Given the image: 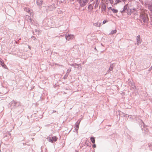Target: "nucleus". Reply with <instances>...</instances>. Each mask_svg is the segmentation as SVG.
I'll return each mask as SVG.
<instances>
[{
	"label": "nucleus",
	"mask_w": 152,
	"mask_h": 152,
	"mask_svg": "<svg viewBox=\"0 0 152 152\" xmlns=\"http://www.w3.org/2000/svg\"><path fill=\"white\" fill-rule=\"evenodd\" d=\"M152 68V66H151V67L149 69H150V70Z\"/></svg>",
	"instance_id": "40"
},
{
	"label": "nucleus",
	"mask_w": 152,
	"mask_h": 152,
	"mask_svg": "<svg viewBox=\"0 0 152 152\" xmlns=\"http://www.w3.org/2000/svg\"><path fill=\"white\" fill-rule=\"evenodd\" d=\"M11 105L14 107H16L20 105V103L19 102H17L13 100L11 102Z\"/></svg>",
	"instance_id": "5"
},
{
	"label": "nucleus",
	"mask_w": 152,
	"mask_h": 152,
	"mask_svg": "<svg viewBox=\"0 0 152 152\" xmlns=\"http://www.w3.org/2000/svg\"><path fill=\"white\" fill-rule=\"evenodd\" d=\"M53 112H56V111H53Z\"/></svg>",
	"instance_id": "46"
},
{
	"label": "nucleus",
	"mask_w": 152,
	"mask_h": 152,
	"mask_svg": "<svg viewBox=\"0 0 152 152\" xmlns=\"http://www.w3.org/2000/svg\"><path fill=\"white\" fill-rule=\"evenodd\" d=\"M90 140L94 144L95 143V137H91L90 138Z\"/></svg>",
	"instance_id": "17"
},
{
	"label": "nucleus",
	"mask_w": 152,
	"mask_h": 152,
	"mask_svg": "<svg viewBox=\"0 0 152 152\" xmlns=\"http://www.w3.org/2000/svg\"><path fill=\"white\" fill-rule=\"evenodd\" d=\"M48 140V141L50 142H53L52 139L51 137H48L47 138Z\"/></svg>",
	"instance_id": "21"
},
{
	"label": "nucleus",
	"mask_w": 152,
	"mask_h": 152,
	"mask_svg": "<svg viewBox=\"0 0 152 152\" xmlns=\"http://www.w3.org/2000/svg\"><path fill=\"white\" fill-rule=\"evenodd\" d=\"M108 22V21L107 20H103V24H104L105 23H106L107 22Z\"/></svg>",
	"instance_id": "27"
},
{
	"label": "nucleus",
	"mask_w": 152,
	"mask_h": 152,
	"mask_svg": "<svg viewBox=\"0 0 152 152\" xmlns=\"http://www.w3.org/2000/svg\"><path fill=\"white\" fill-rule=\"evenodd\" d=\"M35 31L37 32H39V30L38 29H36L35 30Z\"/></svg>",
	"instance_id": "32"
},
{
	"label": "nucleus",
	"mask_w": 152,
	"mask_h": 152,
	"mask_svg": "<svg viewBox=\"0 0 152 152\" xmlns=\"http://www.w3.org/2000/svg\"><path fill=\"white\" fill-rule=\"evenodd\" d=\"M43 2V0H37V4L38 6H40L42 5Z\"/></svg>",
	"instance_id": "13"
},
{
	"label": "nucleus",
	"mask_w": 152,
	"mask_h": 152,
	"mask_svg": "<svg viewBox=\"0 0 152 152\" xmlns=\"http://www.w3.org/2000/svg\"><path fill=\"white\" fill-rule=\"evenodd\" d=\"M128 7L127 5H125L123 9L122 10H120V12H127L128 15H131V13L129 12V11H131V10L129 9H128Z\"/></svg>",
	"instance_id": "4"
},
{
	"label": "nucleus",
	"mask_w": 152,
	"mask_h": 152,
	"mask_svg": "<svg viewBox=\"0 0 152 152\" xmlns=\"http://www.w3.org/2000/svg\"><path fill=\"white\" fill-rule=\"evenodd\" d=\"M99 1H99V0H96L95 1H94V3L95 4L94 6L95 8L96 9L98 7L99 4Z\"/></svg>",
	"instance_id": "11"
},
{
	"label": "nucleus",
	"mask_w": 152,
	"mask_h": 152,
	"mask_svg": "<svg viewBox=\"0 0 152 152\" xmlns=\"http://www.w3.org/2000/svg\"><path fill=\"white\" fill-rule=\"evenodd\" d=\"M134 15H137V13H136H136H134Z\"/></svg>",
	"instance_id": "37"
},
{
	"label": "nucleus",
	"mask_w": 152,
	"mask_h": 152,
	"mask_svg": "<svg viewBox=\"0 0 152 152\" xmlns=\"http://www.w3.org/2000/svg\"><path fill=\"white\" fill-rule=\"evenodd\" d=\"M16 43H17V42L16 41Z\"/></svg>",
	"instance_id": "44"
},
{
	"label": "nucleus",
	"mask_w": 152,
	"mask_h": 152,
	"mask_svg": "<svg viewBox=\"0 0 152 152\" xmlns=\"http://www.w3.org/2000/svg\"><path fill=\"white\" fill-rule=\"evenodd\" d=\"M137 44V45H139L142 42V40L141 38L140 35H138L136 37Z\"/></svg>",
	"instance_id": "6"
},
{
	"label": "nucleus",
	"mask_w": 152,
	"mask_h": 152,
	"mask_svg": "<svg viewBox=\"0 0 152 152\" xmlns=\"http://www.w3.org/2000/svg\"><path fill=\"white\" fill-rule=\"evenodd\" d=\"M48 8L49 9L48 10L50 11L53 10L54 9L52 5H50L49 6H48Z\"/></svg>",
	"instance_id": "20"
},
{
	"label": "nucleus",
	"mask_w": 152,
	"mask_h": 152,
	"mask_svg": "<svg viewBox=\"0 0 152 152\" xmlns=\"http://www.w3.org/2000/svg\"><path fill=\"white\" fill-rule=\"evenodd\" d=\"M77 66H78L77 67H75V68H77L78 69H79V67H80V66H81V65L80 64V65H77Z\"/></svg>",
	"instance_id": "31"
},
{
	"label": "nucleus",
	"mask_w": 152,
	"mask_h": 152,
	"mask_svg": "<svg viewBox=\"0 0 152 152\" xmlns=\"http://www.w3.org/2000/svg\"><path fill=\"white\" fill-rule=\"evenodd\" d=\"M9 134L10 135L11 134L10 133H9Z\"/></svg>",
	"instance_id": "47"
},
{
	"label": "nucleus",
	"mask_w": 152,
	"mask_h": 152,
	"mask_svg": "<svg viewBox=\"0 0 152 152\" xmlns=\"http://www.w3.org/2000/svg\"><path fill=\"white\" fill-rule=\"evenodd\" d=\"M88 7L89 9H90L91 10L93 9V7L91 4L89 5L88 6Z\"/></svg>",
	"instance_id": "23"
},
{
	"label": "nucleus",
	"mask_w": 152,
	"mask_h": 152,
	"mask_svg": "<svg viewBox=\"0 0 152 152\" xmlns=\"http://www.w3.org/2000/svg\"><path fill=\"white\" fill-rule=\"evenodd\" d=\"M119 114L120 115H122L123 116L125 117L126 116V115L125 114L123 113V112H120L119 113Z\"/></svg>",
	"instance_id": "25"
},
{
	"label": "nucleus",
	"mask_w": 152,
	"mask_h": 152,
	"mask_svg": "<svg viewBox=\"0 0 152 152\" xmlns=\"http://www.w3.org/2000/svg\"><path fill=\"white\" fill-rule=\"evenodd\" d=\"M81 120H78L77 121L76 124H75V129L76 131H77L79 129V126Z\"/></svg>",
	"instance_id": "9"
},
{
	"label": "nucleus",
	"mask_w": 152,
	"mask_h": 152,
	"mask_svg": "<svg viewBox=\"0 0 152 152\" xmlns=\"http://www.w3.org/2000/svg\"><path fill=\"white\" fill-rule=\"evenodd\" d=\"M92 147H93V148H96V145L95 144H94L93 145H92Z\"/></svg>",
	"instance_id": "33"
},
{
	"label": "nucleus",
	"mask_w": 152,
	"mask_h": 152,
	"mask_svg": "<svg viewBox=\"0 0 152 152\" xmlns=\"http://www.w3.org/2000/svg\"><path fill=\"white\" fill-rule=\"evenodd\" d=\"M57 138H58L56 136L53 137H52V140H53V141H54V142L56 141L57 140Z\"/></svg>",
	"instance_id": "18"
},
{
	"label": "nucleus",
	"mask_w": 152,
	"mask_h": 152,
	"mask_svg": "<svg viewBox=\"0 0 152 152\" xmlns=\"http://www.w3.org/2000/svg\"><path fill=\"white\" fill-rule=\"evenodd\" d=\"M26 18L27 19L28 22L31 23V24L33 23L32 21H34V20L31 19L30 17L29 16H27L26 17Z\"/></svg>",
	"instance_id": "10"
},
{
	"label": "nucleus",
	"mask_w": 152,
	"mask_h": 152,
	"mask_svg": "<svg viewBox=\"0 0 152 152\" xmlns=\"http://www.w3.org/2000/svg\"><path fill=\"white\" fill-rule=\"evenodd\" d=\"M71 68H70L69 69H68L67 70V72L66 74L69 75V73L71 71Z\"/></svg>",
	"instance_id": "22"
},
{
	"label": "nucleus",
	"mask_w": 152,
	"mask_h": 152,
	"mask_svg": "<svg viewBox=\"0 0 152 152\" xmlns=\"http://www.w3.org/2000/svg\"><path fill=\"white\" fill-rule=\"evenodd\" d=\"M69 65H70L71 66H73L75 67V66H76V65H80V64H76V63H73V64H69Z\"/></svg>",
	"instance_id": "15"
},
{
	"label": "nucleus",
	"mask_w": 152,
	"mask_h": 152,
	"mask_svg": "<svg viewBox=\"0 0 152 152\" xmlns=\"http://www.w3.org/2000/svg\"><path fill=\"white\" fill-rule=\"evenodd\" d=\"M124 2L125 1H126V0H122Z\"/></svg>",
	"instance_id": "41"
},
{
	"label": "nucleus",
	"mask_w": 152,
	"mask_h": 152,
	"mask_svg": "<svg viewBox=\"0 0 152 152\" xmlns=\"http://www.w3.org/2000/svg\"><path fill=\"white\" fill-rule=\"evenodd\" d=\"M101 9L102 11H104L105 12L106 10V4H103L102 5Z\"/></svg>",
	"instance_id": "12"
},
{
	"label": "nucleus",
	"mask_w": 152,
	"mask_h": 152,
	"mask_svg": "<svg viewBox=\"0 0 152 152\" xmlns=\"http://www.w3.org/2000/svg\"><path fill=\"white\" fill-rule=\"evenodd\" d=\"M2 61H1V59L0 58V62L2 63Z\"/></svg>",
	"instance_id": "39"
},
{
	"label": "nucleus",
	"mask_w": 152,
	"mask_h": 152,
	"mask_svg": "<svg viewBox=\"0 0 152 152\" xmlns=\"http://www.w3.org/2000/svg\"><path fill=\"white\" fill-rule=\"evenodd\" d=\"M113 64H110V68H109V70L108 71V72H110V71H112L113 69Z\"/></svg>",
	"instance_id": "16"
},
{
	"label": "nucleus",
	"mask_w": 152,
	"mask_h": 152,
	"mask_svg": "<svg viewBox=\"0 0 152 152\" xmlns=\"http://www.w3.org/2000/svg\"><path fill=\"white\" fill-rule=\"evenodd\" d=\"M113 9L112 8V7H110L108 8V9L109 10H111V9Z\"/></svg>",
	"instance_id": "34"
},
{
	"label": "nucleus",
	"mask_w": 152,
	"mask_h": 152,
	"mask_svg": "<svg viewBox=\"0 0 152 152\" xmlns=\"http://www.w3.org/2000/svg\"><path fill=\"white\" fill-rule=\"evenodd\" d=\"M131 87L132 88H134L135 87V86L134 83L132 84V86H131Z\"/></svg>",
	"instance_id": "29"
},
{
	"label": "nucleus",
	"mask_w": 152,
	"mask_h": 152,
	"mask_svg": "<svg viewBox=\"0 0 152 152\" xmlns=\"http://www.w3.org/2000/svg\"><path fill=\"white\" fill-rule=\"evenodd\" d=\"M68 75L67 74H66L64 77H63V78L64 79H66L67 78V77H68Z\"/></svg>",
	"instance_id": "26"
},
{
	"label": "nucleus",
	"mask_w": 152,
	"mask_h": 152,
	"mask_svg": "<svg viewBox=\"0 0 152 152\" xmlns=\"http://www.w3.org/2000/svg\"><path fill=\"white\" fill-rule=\"evenodd\" d=\"M65 38L66 40L69 41L74 38V36L73 35L71 34H68L67 35H66Z\"/></svg>",
	"instance_id": "7"
},
{
	"label": "nucleus",
	"mask_w": 152,
	"mask_h": 152,
	"mask_svg": "<svg viewBox=\"0 0 152 152\" xmlns=\"http://www.w3.org/2000/svg\"><path fill=\"white\" fill-rule=\"evenodd\" d=\"M55 65H57V64H56V63H55Z\"/></svg>",
	"instance_id": "45"
},
{
	"label": "nucleus",
	"mask_w": 152,
	"mask_h": 152,
	"mask_svg": "<svg viewBox=\"0 0 152 152\" xmlns=\"http://www.w3.org/2000/svg\"><path fill=\"white\" fill-rule=\"evenodd\" d=\"M150 149L151 150H152V145L151 146V147H150Z\"/></svg>",
	"instance_id": "36"
},
{
	"label": "nucleus",
	"mask_w": 152,
	"mask_h": 152,
	"mask_svg": "<svg viewBox=\"0 0 152 152\" xmlns=\"http://www.w3.org/2000/svg\"><path fill=\"white\" fill-rule=\"evenodd\" d=\"M117 32V31L116 30H112L110 33V34H113L115 33H116Z\"/></svg>",
	"instance_id": "19"
},
{
	"label": "nucleus",
	"mask_w": 152,
	"mask_h": 152,
	"mask_svg": "<svg viewBox=\"0 0 152 152\" xmlns=\"http://www.w3.org/2000/svg\"><path fill=\"white\" fill-rule=\"evenodd\" d=\"M139 123L141 125V127L142 130V131H144L145 133H147L148 132V130L146 128V126H145V125L143 121L142 120H140Z\"/></svg>",
	"instance_id": "1"
},
{
	"label": "nucleus",
	"mask_w": 152,
	"mask_h": 152,
	"mask_svg": "<svg viewBox=\"0 0 152 152\" xmlns=\"http://www.w3.org/2000/svg\"><path fill=\"white\" fill-rule=\"evenodd\" d=\"M0 64H1V66H4V67H4V63H3V62H2V63H1Z\"/></svg>",
	"instance_id": "30"
},
{
	"label": "nucleus",
	"mask_w": 152,
	"mask_h": 152,
	"mask_svg": "<svg viewBox=\"0 0 152 152\" xmlns=\"http://www.w3.org/2000/svg\"><path fill=\"white\" fill-rule=\"evenodd\" d=\"M140 19H141V21H142L144 23H147L148 22V18L147 17V15L145 14H140Z\"/></svg>",
	"instance_id": "3"
},
{
	"label": "nucleus",
	"mask_w": 152,
	"mask_h": 152,
	"mask_svg": "<svg viewBox=\"0 0 152 152\" xmlns=\"http://www.w3.org/2000/svg\"><path fill=\"white\" fill-rule=\"evenodd\" d=\"M120 1V0H116L115 1V4H117L118 3H119Z\"/></svg>",
	"instance_id": "28"
},
{
	"label": "nucleus",
	"mask_w": 152,
	"mask_h": 152,
	"mask_svg": "<svg viewBox=\"0 0 152 152\" xmlns=\"http://www.w3.org/2000/svg\"><path fill=\"white\" fill-rule=\"evenodd\" d=\"M32 38H34V40H35V39H36V38H35L34 36H32Z\"/></svg>",
	"instance_id": "35"
},
{
	"label": "nucleus",
	"mask_w": 152,
	"mask_h": 152,
	"mask_svg": "<svg viewBox=\"0 0 152 152\" xmlns=\"http://www.w3.org/2000/svg\"><path fill=\"white\" fill-rule=\"evenodd\" d=\"M94 49H95V50H96V48H94Z\"/></svg>",
	"instance_id": "43"
},
{
	"label": "nucleus",
	"mask_w": 152,
	"mask_h": 152,
	"mask_svg": "<svg viewBox=\"0 0 152 152\" xmlns=\"http://www.w3.org/2000/svg\"><path fill=\"white\" fill-rule=\"evenodd\" d=\"M94 0H91V1H93Z\"/></svg>",
	"instance_id": "42"
},
{
	"label": "nucleus",
	"mask_w": 152,
	"mask_h": 152,
	"mask_svg": "<svg viewBox=\"0 0 152 152\" xmlns=\"http://www.w3.org/2000/svg\"><path fill=\"white\" fill-rule=\"evenodd\" d=\"M94 25L96 27H100L101 26V23H94Z\"/></svg>",
	"instance_id": "14"
},
{
	"label": "nucleus",
	"mask_w": 152,
	"mask_h": 152,
	"mask_svg": "<svg viewBox=\"0 0 152 152\" xmlns=\"http://www.w3.org/2000/svg\"><path fill=\"white\" fill-rule=\"evenodd\" d=\"M25 11L27 12L30 14V16H33V11L30 10L29 8H24Z\"/></svg>",
	"instance_id": "8"
},
{
	"label": "nucleus",
	"mask_w": 152,
	"mask_h": 152,
	"mask_svg": "<svg viewBox=\"0 0 152 152\" xmlns=\"http://www.w3.org/2000/svg\"><path fill=\"white\" fill-rule=\"evenodd\" d=\"M133 10L134 11H135L136 10V9L135 8H133Z\"/></svg>",
	"instance_id": "38"
},
{
	"label": "nucleus",
	"mask_w": 152,
	"mask_h": 152,
	"mask_svg": "<svg viewBox=\"0 0 152 152\" xmlns=\"http://www.w3.org/2000/svg\"><path fill=\"white\" fill-rule=\"evenodd\" d=\"M89 0H79L77 1L80 7H83L86 6Z\"/></svg>",
	"instance_id": "2"
},
{
	"label": "nucleus",
	"mask_w": 152,
	"mask_h": 152,
	"mask_svg": "<svg viewBox=\"0 0 152 152\" xmlns=\"http://www.w3.org/2000/svg\"><path fill=\"white\" fill-rule=\"evenodd\" d=\"M111 10H112L113 12L114 13H117L118 12V11L117 10L115 9H111Z\"/></svg>",
	"instance_id": "24"
}]
</instances>
